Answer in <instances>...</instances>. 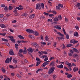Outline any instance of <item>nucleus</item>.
Here are the masks:
<instances>
[{
  "mask_svg": "<svg viewBox=\"0 0 80 80\" xmlns=\"http://www.w3.org/2000/svg\"><path fill=\"white\" fill-rule=\"evenodd\" d=\"M16 76L18 77V78H21V77H22V76L20 75V74H16Z\"/></svg>",
  "mask_w": 80,
  "mask_h": 80,
  "instance_id": "obj_40",
  "label": "nucleus"
},
{
  "mask_svg": "<svg viewBox=\"0 0 80 80\" xmlns=\"http://www.w3.org/2000/svg\"><path fill=\"white\" fill-rule=\"evenodd\" d=\"M70 43H73L74 44V39H72L71 40H70Z\"/></svg>",
  "mask_w": 80,
  "mask_h": 80,
  "instance_id": "obj_37",
  "label": "nucleus"
},
{
  "mask_svg": "<svg viewBox=\"0 0 80 80\" xmlns=\"http://www.w3.org/2000/svg\"><path fill=\"white\" fill-rule=\"evenodd\" d=\"M78 54H74L72 55L73 58H75V57H78Z\"/></svg>",
  "mask_w": 80,
  "mask_h": 80,
  "instance_id": "obj_26",
  "label": "nucleus"
},
{
  "mask_svg": "<svg viewBox=\"0 0 80 80\" xmlns=\"http://www.w3.org/2000/svg\"><path fill=\"white\" fill-rule=\"evenodd\" d=\"M54 16V15L52 14H49V16L50 17H53V16Z\"/></svg>",
  "mask_w": 80,
  "mask_h": 80,
  "instance_id": "obj_64",
  "label": "nucleus"
},
{
  "mask_svg": "<svg viewBox=\"0 0 80 80\" xmlns=\"http://www.w3.org/2000/svg\"><path fill=\"white\" fill-rule=\"evenodd\" d=\"M55 28L57 29H59V30H61V27L59 26H56L55 27Z\"/></svg>",
  "mask_w": 80,
  "mask_h": 80,
  "instance_id": "obj_43",
  "label": "nucleus"
},
{
  "mask_svg": "<svg viewBox=\"0 0 80 80\" xmlns=\"http://www.w3.org/2000/svg\"><path fill=\"white\" fill-rule=\"evenodd\" d=\"M19 53H22L23 52V50L22 49H20L19 51Z\"/></svg>",
  "mask_w": 80,
  "mask_h": 80,
  "instance_id": "obj_46",
  "label": "nucleus"
},
{
  "mask_svg": "<svg viewBox=\"0 0 80 80\" xmlns=\"http://www.w3.org/2000/svg\"><path fill=\"white\" fill-rule=\"evenodd\" d=\"M29 17L30 18H34V17H35V15L31 14L30 15Z\"/></svg>",
  "mask_w": 80,
  "mask_h": 80,
  "instance_id": "obj_24",
  "label": "nucleus"
},
{
  "mask_svg": "<svg viewBox=\"0 0 80 80\" xmlns=\"http://www.w3.org/2000/svg\"><path fill=\"white\" fill-rule=\"evenodd\" d=\"M6 63H9V58H7L5 60Z\"/></svg>",
  "mask_w": 80,
  "mask_h": 80,
  "instance_id": "obj_17",
  "label": "nucleus"
},
{
  "mask_svg": "<svg viewBox=\"0 0 80 80\" xmlns=\"http://www.w3.org/2000/svg\"><path fill=\"white\" fill-rule=\"evenodd\" d=\"M75 28L76 30H79V27L78 26H76Z\"/></svg>",
  "mask_w": 80,
  "mask_h": 80,
  "instance_id": "obj_51",
  "label": "nucleus"
},
{
  "mask_svg": "<svg viewBox=\"0 0 80 80\" xmlns=\"http://www.w3.org/2000/svg\"><path fill=\"white\" fill-rule=\"evenodd\" d=\"M40 4L39 3H37L36 6V8L37 10H40L41 7H40Z\"/></svg>",
  "mask_w": 80,
  "mask_h": 80,
  "instance_id": "obj_5",
  "label": "nucleus"
},
{
  "mask_svg": "<svg viewBox=\"0 0 80 80\" xmlns=\"http://www.w3.org/2000/svg\"><path fill=\"white\" fill-rule=\"evenodd\" d=\"M73 47V44H67L66 47Z\"/></svg>",
  "mask_w": 80,
  "mask_h": 80,
  "instance_id": "obj_12",
  "label": "nucleus"
},
{
  "mask_svg": "<svg viewBox=\"0 0 80 80\" xmlns=\"http://www.w3.org/2000/svg\"><path fill=\"white\" fill-rule=\"evenodd\" d=\"M9 53L10 55H15V54H14L13 53V50H11L10 51Z\"/></svg>",
  "mask_w": 80,
  "mask_h": 80,
  "instance_id": "obj_10",
  "label": "nucleus"
},
{
  "mask_svg": "<svg viewBox=\"0 0 80 80\" xmlns=\"http://www.w3.org/2000/svg\"><path fill=\"white\" fill-rule=\"evenodd\" d=\"M72 49L73 50H74L75 51V52H77L78 53V52H79L78 51V50L77 48H73Z\"/></svg>",
  "mask_w": 80,
  "mask_h": 80,
  "instance_id": "obj_21",
  "label": "nucleus"
},
{
  "mask_svg": "<svg viewBox=\"0 0 80 80\" xmlns=\"http://www.w3.org/2000/svg\"><path fill=\"white\" fill-rule=\"evenodd\" d=\"M44 60V61H47V60H48V57H45Z\"/></svg>",
  "mask_w": 80,
  "mask_h": 80,
  "instance_id": "obj_50",
  "label": "nucleus"
},
{
  "mask_svg": "<svg viewBox=\"0 0 80 80\" xmlns=\"http://www.w3.org/2000/svg\"><path fill=\"white\" fill-rule=\"evenodd\" d=\"M2 71L3 73H5V72H6L5 69L3 68H2Z\"/></svg>",
  "mask_w": 80,
  "mask_h": 80,
  "instance_id": "obj_42",
  "label": "nucleus"
},
{
  "mask_svg": "<svg viewBox=\"0 0 80 80\" xmlns=\"http://www.w3.org/2000/svg\"><path fill=\"white\" fill-rule=\"evenodd\" d=\"M4 10L5 12H8V7H7V6H6L5 7V8H4Z\"/></svg>",
  "mask_w": 80,
  "mask_h": 80,
  "instance_id": "obj_29",
  "label": "nucleus"
},
{
  "mask_svg": "<svg viewBox=\"0 0 80 80\" xmlns=\"http://www.w3.org/2000/svg\"><path fill=\"white\" fill-rule=\"evenodd\" d=\"M16 9H18V10H23V8H20L19 7H16Z\"/></svg>",
  "mask_w": 80,
  "mask_h": 80,
  "instance_id": "obj_13",
  "label": "nucleus"
},
{
  "mask_svg": "<svg viewBox=\"0 0 80 80\" xmlns=\"http://www.w3.org/2000/svg\"><path fill=\"white\" fill-rule=\"evenodd\" d=\"M38 53L39 54H40V55H43V53H42V51H41V52L40 51H39L38 52Z\"/></svg>",
  "mask_w": 80,
  "mask_h": 80,
  "instance_id": "obj_49",
  "label": "nucleus"
},
{
  "mask_svg": "<svg viewBox=\"0 0 80 80\" xmlns=\"http://www.w3.org/2000/svg\"><path fill=\"white\" fill-rule=\"evenodd\" d=\"M13 62L14 63H17V60H16L15 59H14L13 60Z\"/></svg>",
  "mask_w": 80,
  "mask_h": 80,
  "instance_id": "obj_61",
  "label": "nucleus"
},
{
  "mask_svg": "<svg viewBox=\"0 0 80 80\" xmlns=\"http://www.w3.org/2000/svg\"><path fill=\"white\" fill-rule=\"evenodd\" d=\"M53 21L54 22H58V17L56 16L53 19Z\"/></svg>",
  "mask_w": 80,
  "mask_h": 80,
  "instance_id": "obj_14",
  "label": "nucleus"
},
{
  "mask_svg": "<svg viewBox=\"0 0 80 80\" xmlns=\"http://www.w3.org/2000/svg\"><path fill=\"white\" fill-rule=\"evenodd\" d=\"M78 68H74L73 69V71L74 72H75L76 71H78Z\"/></svg>",
  "mask_w": 80,
  "mask_h": 80,
  "instance_id": "obj_20",
  "label": "nucleus"
},
{
  "mask_svg": "<svg viewBox=\"0 0 80 80\" xmlns=\"http://www.w3.org/2000/svg\"><path fill=\"white\" fill-rule=\"evenodd\" d=\"M57 34H58L59 36H60L62 37H60V40H63V39H64V38H63V37H64V35L63 34H62L61 33L59 32H57Z\"/></svg>",
  "mask_w": 80,
  "mask_h": 80,
  "instance_id": "obj_2",
  "label": "nucleus"
},
{
  "mask_svg": "<svg viewBox=\"0 0 80 80\" xmlns=\"http://www.w3.org/2000/svg\"><path fill=\"white\" fill-rule=\"evenodd\" d=\"M65 35H66V37L67 38V39H69V38H70V36H69V35L68 34H67Z\"/></svg>",
  "mask_w": 80,
  "mask_h": 80,
  "instance_id": "obj_28",
  "label": "nucleus"
},
{
  "mask_svg": "<svg viewBox=\"0 0 80 80\" xmlns=\"http://www.w3.org/2000/svg\"><path fill=\"white\" fill-rule=\"evenodd\" d=\"M36 60L37 61V62H40V59L38 58H36Z\"/></svg>",
  "mask_w": 80,
  "mask_h": 80,
  "instance_id": "obj_48",
  "label": "nucleus"
},
{
  "mask_svg": "<svg viewBox=\"0 0 80 80\" xmlns=\"http://www.w3.org/2000/svg\"><path fill=\"white\" fill-rule=\"evenodd\" d=\"M16 67H13V66L12 65H9V68H12V69H15Z\"/></svg>",
  "mask_w": 80,
  "mask_h": 80,
  "instance_id": "obj_23",
  "label": "nucleus"
},
{
  "mask_svg": "<svg viewBox=\"0 0 80 80\" xmlns=\"http://www.w3.org/2000/svg\"><path fill=\"white\" fill-rule=\"evenodd\" d=\"M18 37L20 39H23L24 38L22 36H21V35H18Z\"/></svg>",
  "mask_w": 80,
  "mask_h": 80,
  "instance_id": "obj_15",
  "label": "nucleus"
},
{
  "mask_svg": "<svg viewBox=\"0 0 80 80\" xmlns=\"http://www.w3.org/2000/svg\"><path fill=\"white\" fill-rule=\"evenodd\" d=\"M55 69V68L54 67H52L50 68L48 72V73L49 74V75H51V74L53 72Z\"/></svg>",
  "mask_w": 80,
  "mask_h": 80,
  "instance_id": "obj_1",
  "label": "nucleus"
},
{
  "mask_svg": "<svg viewBox=\"0 0 80 80\" xmlns=\"http://www.w3.org/2000/svg\"><path fill=\"white\" fill-rule=\"evenodd\" d=\"M8 38H10V40H11L12 42H13L14 43H15V39H13V37L12 36H8Z\"/></svg>",
  "mask_w": 80,
  "mask_h": 80,
  "instance_id": "obj_6",
  "label": "nucleus"
},
{
  "mask_svg": "<svg viewBox=\"0 0 80 80\" xmlns=\"http://www.w3.org/2000/svg\"><path fill=\"white\" fill-rule=\"evenodd\" d=\"M58 6L59 7H61V8H63V6L62 4H59L58 5Z\"/></svg>",
  "mask_w": 80,
  "mask_h": 80,
  "instance_id": "obj_34",
  "label": "nucleus"
},
{
  "mask_svg": "<svg viewBox=\"0 0 80 80\" xmlns=\"http://www.w3.org/2000/svg\"><path fill=\"white\" fill-rule=\"evenodd\" d=\"M50 65H52L53 67L55 66V64H54V62L52 61L50 64Z\"/></svg>",
  "mask_w": 80,
  "mask_h": 80,
  "instance_id": "obj_32",
  "label": "nucleus"
},
{
  "mask_svg": "<svg viewBox=\"0 0 80 80\" xmlns=\"http://www.w3.org/2000/svg\"><path fill=\"white\" fill-rule=\"evenodd\" d=\"M13 7H12V6H10L9 7L8 10H12V9H13Z\"/></svg>",
  "mask_w": 80,
  "mask_h": 80,
  "instance_id": "obj_25",
  "label": "nucleus"
},
{
  "mask_svg": "<svg viewBox=\"0 0 80 80\" xmlns=\"http://www.w3.org/2000/svg\"><path fill=\"white\" fill-rule=\"evenodd\" d=\"M2 7H3V8H4V7H5V5L3 4H2L1 5Z\"/></svg>",
  "mask_w": 80,
  "mask_h": 80,
  "instance_id": "obj_56",
  "label": "nucleus"
},
{
  "mask_svg": "<svg viewBox=\"0 0 80 80\" xmlns=\"http://www.w3.org/2000/svg\"><path fill=\"white\" fill-rule=\"evenodd\" d=\"M56 10H60V7L58 6H56Z\"/></svg>",
  "mask_w": 80,
  "mask_h": 80,
  "instance_id": "obj_38",
  "label": "nucleus"
},
{
  "mask_svg": "<svg viewBox=\"0 0 80 80\" xmlns=\"http://www.w3.org/2000/svg\"><path fill=\"white\" fill-rule=\"evenodd\" d=\"M24 62H25L26 63H29V62H28V61L26 59H25L24 60Z\"/></svg>",
  "mask_w": 80,
  "mask_h": 80,
  "instance_id": "obj_57",
  "label": "nucleus"
},
{
  "mask_svg": "<svg viewBox=\"0 0 80 80\" xmlns=\"http://www.w3.org/2000/svg\"><path fill=\"white\" fill-rule=\"evenodd\" d=\"M50 62V61H46L44 62L43 64L41 66V67H45L46 65H48V63Z\"/></svg>",
  "mask_w": 80,
  "mask_h": 80,
  "instance_id": "obj_3",
  "label": "nucleus"
},
{
  "mask_svg": "<svg viewBox=\"0 0 80 80\" xmlns=\"http://www.w3.org/2000/svg\"><path fill=\"white\" fill-rule=\"evenodd\" d=\"M43 14H44V15H47V16H48V15H49V13H46V12H44L43 13Z\"/></svg>",
  "mask_w": 80,
  "mask_h": 80,
  "instance_id": "obj_54",
  "label": "nucleus"
},
{
  "mask_svg": "<svg viewBox=\"0 0 80 80\" xmlns=\"http://www.w3.org/2000/svg\"><path fill=\"white\" fill-rule=\"evenodd\" d=\"M75 6L77 7H78V9L80 10V3L78 2H77L75 5Z\"/></svg>",
  "mask_w": 80,
  "mask_h": 80,
  "instance_id": "obj_9",
  "label": "nucleus"
},
{
  "mask_svg": "<svg viewBox=\"0 0 80 80\" xmlns=\"http://www.w3.org/2000/svg\"><path fill=\"white\" fill-rule=\"evenodd\" d=\"M58 20H62V16L61 15H58Z\"/></svg>",
  "mask_w": 80,
  "mask_h": 80,
  "instance_id": "obj_33",
  "label": "nucleus"
},
{
  "mask_svg": "<svg viewBox=\"0 0 80 80\" xmlns=\"http://www.w3.org/2000/svg\"><path fill=\"white\" fill-rule=\"evenodd\" d=\"M32 45H33L35 47V48H38L39 47V45L37 43V42H32Z\"/></svg>",
  "mask_w": 80,
  "mask_h": 80,
  "instance_id": "obj_4",
  "label": "nucleus"
},
{
  "mask_svg": "<svg viewBox=\"0 0 80 80\" xmlns=\"http://www.w3.org/2000/svg\"><path fill=\"white\" fill-rule=\"evenodd\" d=\"M0 18H3V15L1 14L0 15Z\"/></svg>",
  "mask_w": 80,
  "mask_h": 80,
  "instance_id": "obj_63",
  "label": "nucleus"
},
{
  "mask_svg": "<svg viewBox=\"0 0 80 80\" xmlns=\"http://www.w3.org/2000/svg\"><path fill=\"white\" fill-rule=\"evenodd\" d=\"M0 26L1 28H5V25L4 24H1Z\"/></svg>",
  "mask_w": 80,
  "mask_h": 80,
  "instance_id": "obj_30",
  "label": "nucleus"
},
{
  "mask_svg": "<svg viewBox=\"0 0 80 80\" xmlns=\"http://www.w3.org/2000/svg\"><path fill=\"white\" fill-rule=\"evenodd\" d=\"M48 3L49 4L50 6H52V2H50L49 1H48Z\"/></svg>",
  "mask_w": 80,
  "mask_h": 80,
  "instance_id": "obj_44",
  "label": "nucleus"
},
{
  "mask_svg": "<svg viewBox=\"0 0 80 80\" xmlns=\"http://www.w3.org/2000/svg\"><path fill=\"white\" fill-rule=\"evenodd\" d=\"M41 52H42V53H43L44 54H48V53L47 52H46V51H41Z\"/></svg>",
  "mask_w": 80,
  "mask_h": 80,
  "instance_id": "obj_53",
  "label": "nucleus"
},
{
  "mask_svg": "<svg viewBox=\"0 0 80 80\" xmlns=\"http://www.w3.org/2000/svg\"><path fill=\"white\" fill-rule=\"evenodd\" d=\"M77 19L78 20H80V18L79 17H78L77 18Z\"/></svg>",
  "mask_w": 80,
  "mask_h": 80,
  "instance_id": "obj_62",
  "label": "nucleus"
},
{
  "mask_svg": "<svg viewBox=\"0 0 80 80\" xmlns=\"http://www.w3.org/2000/svg\"><path fill=\"white\" fill-rule=\"evenodd\" d=\"M37 64L36 65V66L37 67L39 65L40 63V62H37Z\"/></svg>",
  "mask_w": 80,
  "mask_h": 80,
  "instance_id": "obj_52",
  "label": "nucleus"
},
{
  "mask_svg": "<svg viewBox=\"0 0 80 80\" xmlns=\"http://www.w3.org/2000/svg\"><path fill=\"white\" fill-rule=\"evenodd\" d=\"M57 42H54V44L53 45V46L54 47H56V46L57 45Z\"/></svg>",
  "mask_w": 80,
  "mask_h": 80,
  "instance_id": "obj_39",
  "label": "nucleus"
},
{
  "mask_svg": "<svg viewBox=\"0 0 80 80\" xmlns=\"http://www.w3.org/2000/svg\"><path fill=\"white\" fill-rule=\"evenodd\" d=\"M68 68H72V64L70 63H68Z\"/></svg>",
  "mask_w": 80,
  "mask_h": 80,
  "instance_id": "obj_19",
  "label": "nucleus"
},
{
  "mask_svg": "<svg viewBox=\"0 0 80 80\" xmlns=\"http://www.w3.org/2000/svg\"><path fill=\"white\" fill-rule=\"evenodd\" d=\"M45 40H46V41H48V37L46 36L45 37Z\"/></svg>",
  "mask_w": 80,
  "mask_h": 80,
  "instance_id": "obj_47",
  "label": "nucleus"
},
{
  "mask_svg": "<svg viewBox=\"0 0 80 80\" xmlns=\"http://www.w3.org/2000/svg\"><path fill=\"white\" fill-rule=\"evenodd\" d=\"M0 35H2V36H5V35H6V33H0Z\"/></svg>",
  "mask_w": 80,
  "mask_h": 80,
  "instance_id": "obj_45",
  "label": "nucleus"
},
{
  "mask_svg": "<svg viewBox=\"0 0 80 80\" xmlns=\"http://www.w3.org/2000/svg\"><path fill=\"white\" fill-rule=\"evenodd\" d=\"M16 8H14V10L13 11V12L14 13H17V10L18 9H16Z\"/></svg>",
  "mask_w": 80,
  "mask_h": 80,
  "instance_id": "obj_27",
  "label": "nucleus"
},
{
  "mask_svg": "<svg viewBox=\"0 0 80 80\" xmlns=\"http://www.w3.org/2000/svg\"><path fill=\"white\" fill-rule=\"evenodd\" d=\"M67 77L68 78H71V77H72V75L69 74L67 76Z\"/></svg>",
  "mask_w": 80,
  "mask_h": 80,
  "instance_id": "obj_35",
  "label": "nucleus"
},
{
  "mask_svg": "<svg viewBox=\"0 0 80 80\" xmlns=\"http://www.w3.org/2000/svg\"><path fill=\"white\" fill-rule=\"evenodd\" d=\"M57 67H58V68H63V65L60 64L57 66Z\"/></svg>",
  "mask_w": 80,
  "mask_h": 80,
  "instance_id": "obj_11",
  "label": "nucleus"
},
{
  "mask_svg": "<svg viewBox=\"0 0 80 80\" xmlns=\"http://www.w3.org/2000/svg\"><path fill=\"white\" fill-rule=\"evenodd\" d=\"M52 12L53 14H55V15L57 14V12L55 11H53Z\"/></svg>",
  "mask_w": 80,
  "mask_h": 80,
  "instance_id": "obj_59",
  "label": "nucleus"
},
{
  "mask_svg": "<svg viewBox=\"0 0 80 80\" xmlns=\"http://www.w3.org/2000/svg\"><path fill=\"white\" fill-rule=\"evenodd\" d=\"M16 22H17V20H14L12 21V23H15Z\"/></svg>",
  "mask_w": 80,
  "mask_h": 80,
  "instance_id": "obj_55",
  "label": "nucleus"
},
{
  "mask_svg": "<svg viewBox=\"0 0 80 80\" xmlns=\"http://www.w3.org/2000/svg\"><path fill=\"white\" fill-rule=\"evenodd\" d=\"M28 50L29 52H30V53H32V52H33V50L32 48H30L28 49Z\"/></svg>",
  "mask_w": 80,
  "mask_h": 80,
  "instance_id": "obj_18",
  "label": "nucleus"
},
{
  "mask_svg": "<svg viewBox=\"0 0 80 80\" xmlns=\"http://www.w3.org/2000/svg\"><path fill=\"white\" fill-rule=\"evenodd\" d=\"M53 78L54 80H55L56 78H57V76L55 75H53Z\"/></svg>",
  "mask_w": 80,
  "mask_h": 80,
  "instance_id": "obj_41",
  "label": "nucleus"
},
{
  "mask_svg": "<svg viewBox=\"0 0 80 80\" xmlns=\"http://www.w3.org/2000/svg\"><path fill=\"white\" fill-rule=\"evenodd\" d=\"M27 53V49H26V48L25 47L24 50H23V53L24 54H26Z\"/></svg>",
  "mask_w": 80,
  "mask_h": 80,
  "instance_id": "obj_16",
  "label": "nucleus"
},
{
  "mask_svg": "<svg viewBox=\"0 0 80 80\" xmlns=\"http://www.w3.org/2000/svg\"><path fill=\"white\" fill-rule=\"evenodd\" d=\"M32 33H33L34 35H35L36 36H38L40 34L37 31H33L32 32Z\"/></svg>",
  "mask_w": 80,
  "mask_h": 80,
  "instance_id": "obj_7",
  "label": "nucleus"
},
{
  "mask_svg": "<svg viewBox=\"0 0 80 80\" xmlns=\"http://www.w3.org/2000/svg\"><path fill=\"white\" fill-rule=\"evenodd\" d=\"M26 31L27 32H28V33H32L33 32V30L28 29H26Z\"/></svg>",
  "mask_w": 80,
  "mask_h": 80,
  "instance_id": "obj_8",
  "label": "nucleus"
},
{
  "mask_svg": "<svg viewBox=\"0 0 80 80\" xmlns=\"http://www.w3.org/2000/svg\"><path fill=\"white\" fill-rule=\"evenodd\" d=\"M2 41H3V42H8V40L5 38H2Z\"/></svg>",
  "mask_w": 80,
  "mask_h": 80,
  "instance_id": "obj_22",
  "label": "nucleus"
},
{
  "mask_svg": "<svg viewBox=\"0 0 80 80\" xmlns=\"http://www.w3.org/2000/svg\"><path fill=\"white\" fill-rule=\"evenodd\" d=\"M78 32H76L74 33V35L75 37H77V36H78Z\"/></svg>",
  "mask_w": 80,
  "mask_h": 80,
  "instance_id": "obj_36",
  "label": "nucleus"
},
{
  "mask_svg": "<svg viewBox=\"0 0 80 80\" xmlns=\"http://www.w3.org/2000/svg\"><path fill=\"white\" fill-rule=\"evenodd\" d=\"M3 19L4 20H7V17H4L3 18Z\"/></svg>",
  "mask_w": 80,
  "mask_h": 80,
  "instance_id": "obj_60",
  "label": "nucleus"
},
{
  "mask_svg": "<svg viewBox=\"0 0 80 80\" xmlns=\"http://www.w3.org/2000/svg\"><path fill=\"white\" fill-rule=\"evenodd\" d=\"M41 6V8H43V9H44V8H45L44 4H43V3H42Z\"/></svg>",
  "mask_w": 80,
  "mask_h": 80,
  "instance_id": "obj_31",
  "label": "nucleus"
},
{
  "mask_svg": "<svg viewBox=\"0 0 80 80\" xmlns=\"http://www.w3.org/2000/svg\"><path fill=\"white\" fill-rule=\"evenodd\" d=\"M78 41H75V40H74V44H75V43H78Z\"/></svg>",
  "mask_w": 80,
  "mask_h": 80,
  "instance_id": "obj_58",
  "label": "nucleus"
}]
</instances>
